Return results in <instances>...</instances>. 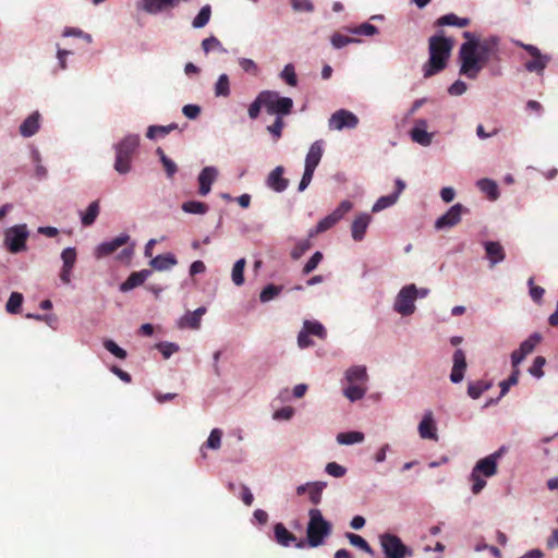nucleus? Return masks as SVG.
I'll list each match as a JSON object with an SVG mask.
<instances>
[{"label": "nucleus", "mask_w": 558, "mask_h": 558, "mask_svg": "<svg viewBox=\"0 0 558 558\" xmlns=\"http://www.w3.org/2000/svg\"><path fill=\"white\" fill-rule=\"evenodd\" d=\"M463 37L468 41L461 45L459 51L460 73L474 80L488 61L499 59L498 39L490 37L477 41L470 32H464Z\"/></svg>", "instance_id": "1"}, {"label": "nucleus", "mask_w": 558, "mask_h": 558, "mask_svg": "<svg viewBox=\"0 0 558 558\" xmlns=\"http://www.w3.org/2000/svg\"><path fill=\"white\" fill-rule=\"evenodd\" d=\"M428 44L429 59L423 66L424 77H430L442 71L452 49V41L444 36H432Z\"/></svg>", "instance_id": "2"}, {"label": "nucleus", "mask_w": 558, "mask_h": 558, "mask_svg": "<svg viewBox=\"0 0 558 558\" xmlns=\"http://www.w3.org/2000/svg\"><path fill=\"white\" fill-rule=\"evenodd\" d=\"M331 532L332 524L323 517L322 511L317 508L310 509L305 545L322 546Z\"/></svg>", "instance_id": "3"}, {"label": "nucleus", "mask_w": 558, "mask_h": 558, "mask_svg": "<svg viewBox=\"0 0 558 558\" xmlns=\"http://www.w3.org/2000/svg\"><path fill=\"white\" fill-rule=\"evenodd\" d=\"M140 145V136L136 134L126 135L119 142L116 148L114 170L120 174H125L131 170L132 157Z\"/></svg>", "instance_id": "4"}, {"label": "nucleus", "mask_w": 558, "mask_h": 558, "mask_svg": "<svg viewBox=\"0 0 558 558\" xmlns=\"http://www.w3.org/2000/svg\"><path fill=\"white\" fill-rule=\"evenodd\" d=\"M380 546L385 558H407L413 556V550L403 544L395 534L386 533L380 536Z\"/></svg>", "instance_id": "5"}, {"label": "nucleus", "mask_w": 558, "mask_h": 558, "mask_svg": "<svg viewBox=\"0 0 558 558\" xmlns=\"http://www.w3.org/2000/svg\"><path fill=\"white\" fill-rule=\"evenodd\" d=\"M264 107L269 114H289L293 108V100L289 97H280L274 90H264Z\"/></svg>", "instance_id": "6"}, {"label": "nucleus", "mask_w": 558, "mask_h": 558, "mask_svg": "<svg viewBox=\"0 0 558 558\" xmlns=\"http://www.w3.org/2000/svg\"><path fill=\"white\" fill-rule=\"evenodd\" d=\"M353 205L350 201H342L339 206L324 219H322L315 227L308 232V236L313 238L319 233H323L332 228L340 219L343 218L352 209Z\"/></svg>", "instance_id": "7"}, {"label": "nucleus", "mask_w": 558, "mask_h": 558, "mask_svg": "<svg viewBox=\"0 0 558 558\" xmlns=\"http://www.w3.org/2000/svg\"><path fill=\"white\" fill-rule=\"evenodd\" d=\"M418 296V291L415 287V284H408L403 287L395 301V311L403 316H408L413 314L415 310L414 302L416 298Z\"/></svg>", "instance_id": "8"}, {"label": "nucleus", "mask_w": 558, "mask_h": 558, "mask_svg": "<svg viewBox=\"0 0 558 558\" xmlns=\"http://www.w3.org/2000/svg\"><path fill=\"white\" fill-rule=\"evenodd\" d=\"M28 231L26 225H17L5 231L4 243L11 253H19L26 248Z\"/></svg>", "instance_id": "9"}, {"label": "nucleus", "mask_w": 558, "mask_h": 558, "mask_svg": "<svg viewBox=\"0 0 558 558\" xmlns=\"http://www.w3.org/2000/svg\"><path fill=\"white\" fill-rule=\"evenodd\" d=\"M520 46L532 57V59L526 61L524 64L526 71L542 74L549 63L550 57L547 54H542L539 49L533 45L520 44Z\"/></svg>", "instance_id": "10"}, {"label": "nucleus", "mask_w": 558, "mask_h": 558, "mask_svg": "<svg viewBox=\"0 0 558 558\" xmlns=\"http://www.w3.org/2000/svg\"><path fill=\"white\" fill-rule=\"evenodd\" d=\"M357 124L359 118L345 109L337 110L329 119V128L332 130L355 129Z\"/></svg>", "instance_id": "11"}, {"label": "nucleus", "mask_w": 558, "mask_h": 558, "mask_svg": "<svg viewBox=\"0 0 558 558\" xmlns=\"http://www.w3.org/2000/svg\"><path fill=\"white\" fill-rule=\"evenodd\" d=\"M542 336L538 332L532 333L526 340H524L518 350H514L511 353V364L512 366H519L520 363L526 357V355L531 354L535 347L542 341Z\"/></svg>", "instance_id": "12"}, {"label": "nucleus", "mask_w": 558, "mask_h": 558, "mask_svg": "<svg viewBox=\"0 0 558 558\" xmlns=\"http://www.w3.org/2000/svg\"><path fill=\"white\" fill-rule=\"evenodd\" d=\"M502 453L504 448H500L494 453L478 460L473 470L486 477L494 476L497 473V461L502 456Z\"/></svg>", "instance_id": "13"}, {"label": "nucleus", "mask_w": 558, "mask_h": 558, "mask_svg": "<svg viewBox=\"0 0 558 558\" xmlns=\"http://www.w3.org/2000/svg\"><path fill=\"white\" fill-rule=\"evenodd\" d=\"M463 211L464 207L461 204L451 206L446 214L436 220L435 228L437 230H441L457 226L461 220V215Z\"/></svg>", "instance_id": "14"}, {"label": "nucleus", "mask_w": 558, "mask_h": 558, "mask_svg": "<svg viewBox=\"0 0 558 558\" xmlns=\"http://www.w3.org/2000/svg\"><path fill=\"white\" fill-rule=\"evenodd\" d=\"M274 533H275V539L276 542L284 547L290 546L292 543H294V546L296 548H304L305 547V541L300 539L298 541L295 535L287 530L283 523H276L274 526Z\"/></svg>", "instance_id": "15"}, {"label": "nucleus", "mask_w": 558, "mask_h": 558, "mask_svg": "<svg viewBox=\"0 0 558 558\" xmlns=\"http://www.w3.org/2000/svg\"><path fill=\"white\" fill-rule=\"evenodd\" d=\"M206 312L207 308L205 306H201L194 312H187L178 320V327L180 329H198L201 327L202 317Z\"/></svg>", "instance_id": "16"}, {"label": "nucleus", "mask_w": 558, "mask_h": 558, "mask_svg": "<svg viewBox=\"0 0 558 558\" xmlns=\"http://www.w3.org/2000/svg\"><path fill=\"white\" fill-rule=\"evenodd\" d=\"M129 240L130 236L128 234H120L119 236L110 241L102 242L97 246L95 255L97 258L108 256L114 253L119 247L125 245L129 242Z\"/></svg>", "instance_id": "17"}, {"label": "nucleus", "mask_w": 558, "mask_h": 558, "mask_svg": "<svg viewBox=\"0 0 558 558\" xmlns=\"http://www.w3.org/2000/svg\"><path fill=\"white\" fill-rule=\"evenodd\" d=\"M284 168L282 166L276 167L267 177L266 184L275 192L281 193L287 190L289 180L283 177Z\"/></svg>", "instance_id": "18"}, {"label": "nucleus", "mask_w": 558, "mask_h": 558, "mask_svg": "<svg viewBox=\"0 0 558 558\" xmlns=\"http://www.w3.org/2000/svg\"><path fill=\"white\" fill-rule=\"evenodd\" d=\"M453 366L450 374V380L454 384L462 381L466 369L465 354L461 349H457L452 356Z\"/></svg>", "instance_id": "19"}, {"label": "nucleus", "mask_w": 558, "mask_h": 558, "mask_svg": "<svg viewBox=\"0 0 558 558\" xmlns=\"http://www.w3.org/2000/svg\"><path fill=\"white\" fill-rule=\"evenodd\" d=\"M217 177L218 170L215 167L208 166L201 171L198 174L199 195L206 196L210 192L211 184L216 181Z\"/></svg>", "instance_id": "20"}, {"label": "nucleus", "mask_w": 558, "mask_h": 558, "mask_svg": "<svg viewBox=\"0 0 558 558\" xmlns=\"http://www.w3.org/2000/svg\"><path fill=\"white\" fill-rule=\"evenodd\" d=\"M427 121L424 119H418L415 121L414 128L411 130V138L413 142L422 145L428 146L432 143L433 134L426 131Z\"/></svg>", "instance_id": "21"}, {"label": "nucleus", "mask_w": 558, "mask_h": 558, "mask_svg": "<svg viewBox=\"0 0 558 558\" xmlns=\"http://www.w3.org/2000/svg\"><path fill=\"white\" fill-rule=\"evenodd\" d=\"M418 434L423 439L437 440V428L432 411L425 412L422 421L418 424Z\"/></svg>", "instance_id": "22"}, {"label": "nucleus", "mask_w": 558, "mask_h": 558, "mask_svg": "<svg viewBox=\"0 0 558 558\" xmlns=\"http://www.w3.org/2000/svg\"><path fill=\"white\" fill-rule=\"evenodd\" d=\"M372 220L369 214L362 213L355 217L351 225V233L354 241H362L366 233L367 227Z\"/></svg>", "instance_id": "23"}, {"label": "nucleus", "mask_w": 558, "mask_h": 558, "mask_svg": "<svg viewBox=\"0 0 558 558\" xmlns=\"http://www.w3.org/2000/svg\"><path fill=\"white\" fill-rule=\"evenodd\" d=\"M324 153V142L323 140H318L314 142L305 158V167L307 169L315 170L319 165Z\"/></svg>", "instance_id": "24"}, {"label": "nucleus", "mask_w": 558, "mask_h": 558, "mask_svg": "<svg viewBox=\"0 0 558 558\" xmlns=\"http://www.w3.org/2000/svg\"><path fill=\"white\" fill-rule=\"evenodd\" d=\"M153 271L150 269H142L141 271L132 272L128 279L121 283L120 290L122 292H128L145 282V280L150 277Z\"/></svg>", "instance_id": "25"}, {"label": "nucleus", "mask_w": 558, "mask_h": 558, "mask_svg": "<svg viewBox=\"0 0 558 558\" xmlns=\"http://www.w3.org/2000/svg\"><path fill=\"white\" fill-rule=\"evenodd\" d=\"M484 247L492 267L505 259L506 253L499 242L487 241L484 243Z\"/></svg>", "instance_id": "26"}, {"label": "nucleus", "mask_w": 558, "mask_h": 558, "mask_svg": "<svg viewBox=\"0 0 558 558\" xmlns=\"http://www.w3.org/2000/svg\"><path fill=\"white\" fill-rule=\"evenodd\" d=\"M39 118L40 114L38 112H34L28 116L23 123L20 125V133L24 137H31L37 133L39 130Z\"/></svg>", "instance_id": "27"}, {"label": "nucleus", "mask_w": 558, "mask_h": 558, "mask_svg": "<svg viewBox=\"0 0 558 558\" xmlns=\"http://www.w3.org/2000/svg\"><path fill=\"white\" fill-rule=\"evenodd\" d=\"M178 264V260L175 256L171 253L158 255L155 258H153L149 263L153 269L158 271H163L167 269H170L171 267L175 266Z\"/></svg>", "instance_id": "28"}, {"label": "nucleus", "mask_w": 558, "mask_h": 558, "mask_svg": "<svg viewBox=\"0 0 558 558\" xmlns=\"http://www.w3.org/2000/svg\"><path fill=\"white\" fill-rule=\"evenodd\" d=\"M477 186L490 201H496L499 197L498 185L490 179H481L477 181Z\"/></svg>", "instance_id": "29"}, {"label": "nucleus", "mask_w": 558, "mask_h": 558, "mask_svg": "<svg viewBox=\"0 0 558 558\" xmlns=\"http://www.w3.org/2000/svg\"><path fill=\"white\" fill-rule=\"evenodd\" d=\"M100 213L99 201L92 202L85 213L81 215L82 225L85 227L92 226Z\"/></svg>", "instance_id": "30"}, {"label": "nucleus", "mask_w": 558, "mask_h": 558, "mask_svg": "<svg viewBox=\"0 0 558 558\" xmlns=\"http://www.w3.org/2000/svg\"><path fill=\"white\" fill-rule=\"evenodd\" d=\"M302 329L310 336H315L322 340H325L327 337L325 327L317 320H304Z\"/></svg>", "instance_id": "31"}, {"label": "nucleus", "mask_w": 558, "mask_h": 558, "mask_svg": "<svg viewBox=\"0 0 558 558\" xmlns=\"http://www.w3.org/2000/svg\"><path fill=\"white\" fill-rule=\"evenodd\" d=\"M345 378L349 383L354 384L356 381L366 383L368 375L365 366H352L345 372Z\"/></svg>", "instance_id": "32"}, {"label": "nucleus", "mask_w": 558, "mask_h": 558, "mask_svg": "<svg viewBox=\"0 0 558 558\" xmlns=\"http://www.w3.org/2000/svg\"><path fill=\"white\" fill-rule=\"evenodd\" d=\"M437 24L440 26H458L466 27L470 24V20L466 17H459L453 13L442 15L438 19Z\"/></svg>", "instance_id": "33"}, {"label": "nucleus", "mask_w": 558, "mask_h": 558, "mask_svg": "<svg viewBox=\"0 0 558 558\" xmlns=\"http://www.w3.org/2000/svg\"><path fill=\"white\" fill-rule=\"evenodd\" d=\"M492 387L490 381L476 380L472 381L468 386V395L472 399H478L483 392L487 391Z\"/></svg>", "instance_id": "34"}, {"label": "nucleus", "mask_w": 558, "mask_h": 558, "mask_svg": "<svg viewBox=\"0 0 558 558\" xmlns=\"http://www.w3.org/2000/svg\"><path fill=\"white\" fill-rule=\"evenodd\" d=\"M177 129H178V124H175V123H171L169 125H150L147 129L146 136L150 140H154L157 136L163 137V136L168 135L171 131L177 130Z\"/></svg>", "instance_id": "35"}, {"label": "nucleus", "mask_w": 558, "mask_h": 558, "mask_svg": "<svg viewBox=\"0 0 558 558\" xmlns=\"http://www.w3.org/2000/svg\"><path fill=\"white\" fill-rule=\"evenodd\" d=\"M327 487L326 482H312L308 489V498L313 505H318L322 501L323 490Z\"/></svg>", "instance_id": "36"}, {"label": "nucleus", "mask_w": 558, "mask_h": 558, "mask_svg": "<svg viewBox=\"0 0 558 558\" xmlns=\"http://www.w3.org/2000/svg\"><path fill=\"white\" fill-rule=\"evenodd\" d=\"M519 376H520V369H519V366H512V373L511 375L508 377V379L506 380H502L499 386H500V396L498 397L497 400H499L500 398H502L510 389L511 386H514L518 384L519 381Z\"/></svg>", "instance_id": "37"}, {"label": "nucleus", "mask_w": 558, "mask_h": 558, "mask_svg": "<svg viewBox=\"0 0 558 558\" xmlns=\"http://www.w3.org/2000/svg\"><path fill=\"white\" fill-rule=\"evenodd\" d=\"M363 440L364 434L361 432H347L337 435V441L341 445H353Z\"/></svg>", "instance_id": "38"}, {"label": "nucleus", "mask_w": 558, "mask_h": 558, "mask_svg": "<svg viewBox=\"0 0 558 558\" xmlns=\"http://www.w3.org/2000/svg\"><path fill=\"white\" fill-rule=\"evenodd\" d=\"M182 210L187 214L204 215L208 211V206L203 202L189 201L182 204Z\"/></svg>", "instance_id": "39"}, {"label": "nucleus", "mask_w": 558, "mask_h": 558, "mask_svg": "<svg viewBox=\"0 0 558 558\" xmlns=\"http://www.w3.org/2000/svg\"><path fill=\"white\" fill-rule=\"evenodd\" d=\"M23 294L20 292H12L7 304L5 310L10 314H17L21 312L22 303H23Z\"/></svg>", "instance_id": "40"}, {"label": "nucleus", "mask_w": 558, "mask_h": 558, "mask_svg": "<svg viewBox=\"0 0 558 558\" xmlns=\"http://www.w3.org/2000/svg\"><path fill=\"white\" fill-rule=\"evenodd\" d=\"M282 291V287L281 286H276V284H268L259 293V300L262 303H267L271 300H274L275 298H277L280 292Z\"/></svg>", "instance_id": "41"}, {"label": "nucleus", "mask_w": 558, "mask_h": 558, "mask_svg": "<svg viewBox=\"0 0 558 558\" xmlns=\"http://www.w3.org/2000/svg\"><path fill=\"white\" fill-rule=\"evenodd\" d=\"M211 15V8L209 4L204 5L198 14L194 17L192 25L195 28H202L204 27L210 20Z\"/></svg>", "instance_id": "42"}, {"label": "nucleus", "mask_w": 558, "mask_h": 558, "mask_svg": "<svg viewBox=\"0 0 558 558\" xmlns=\"http://www.w3.org/2000/svg\"><path fill=\"white\" fill-rule=\"evenodd\" d=\"M215 95L217 97H228L230 95V82L227 74H221L215 84Z\"/></svg>", "instance_id": "43"}, {"label": "nucleus", "mask_w": 558, "mask_h": 558, "mask_svg": "<svg viewBox=\"0 0 558 558\" xmlns=\"http://www.w3.org/2000/svg\"><path fill=\"white\" fill-rule=\"evenodd\" d=\"M244 268H245V259L241 258L235 262L232 268V281L235 286L240 287L244 283Z\"/></svg>", "instance_id": "44"}, {"label": "nucleus", "mask_w": 558, "mask_h": 558, "mask_svg": "<svg viewBox=\"0 0 558 558\" xmlns=\"http://www.w3.org/2000/svg\"><path fill=\"white\" fill-rule=\"evenodd\" d=\"M345 536L349 539L351 545L359 547L360 549H362L363 551H365L369 555H374L373 548L362 536L354 534V533H347Z\"/></svg>", "instance_id": "45"}, {"label": "nucleus", "mask_w": 558, "mask_h": 558, "mask_svg": "<svg viewBox=\"0 0 558 558\" xmlns=\"http://www.w3.org/2000/svg\"><path fill=\"white\" fill-rule=\"evenodd\" d=\"M397 201H398V195L397 194H390V195L381 196L373 205L372 211L373 213H378L380 210H384V209L392 206L393 204H396Z\"/></svg>", "instance_id": "46"}, {"label": "nucleus", "mask_w": 558, "mask_h": 558, "mask_svg": "<svg viewBox=\"0 0 558 558\" xmlns=\"http://www.w3.org/2000/svg\"><path fill=\"white\" fill-rule=\"evenodd\" d=\"M366 393V387L361 385L351 384L348 388L344 389V396L350 401L361 400Z\"/></svg>", "instance_id": "47"}, {"label": "nucleus", "mask_w": 558, "mask_h": 558, "mask_svg": "<svg viewBox=\"0 0 558 558\" xmlns=\"http://www.w3.org/2000/svg\"><path fill=\"white\" fill-rule=\"evenodd\" d=\"M312 247V242L308 239L300 240L293 250L291 251V257L293 259H299L303 254H305Z\"/></svg>", "instance_id": "48"}, {"label": "nucleus", "mask_w": 558, "mask_h": 558, "mask_svg": "<svg viewBox=\"0 0 558 558\" xmlns=\"http://www.w3.org/2000/svg\"><path fill=\"white\" fill-rule=\"evenodd\" d=\"M280 77L290 86L294 87L298 84L296 73H295L293 64H291V63L287 64L283 68L282 72L280 74Z\"/></svg>", "instance_id": "49"}, {"label": "nucleus", "mask_w": 558, "mask_h": 558, "mask_svg": "<svg viewBox=\"0 0 558 558\" xmlns=\"http://www.w3.org/2000/svg\"><path fill=\"white\" fill-rule=\"evenodd\" d=\"M61 259L63 262V268L73 269L76 262V251L74 247H66L61 253Z\"/></svg>", "instance_id": "50"}, {"label": "nucleus", "mask_w": 558, "mask_h": 558, "mask_svg": "<svg viewBox=\"0 0 558 558\" xmlns=\"http://www.w3.org/2000/svg\"><path fill=\"white\" fill-rule=\"evenodd\" d=\"M221 437H222V432L219 428H214L210 432L209 437L204 446H206L209 449L217 450L221 446Z\"/></svg>", "instance_id": "51"}, {"label": "nucleus", "mask_w": 558, "mask_h": 558, "mask_svg": "<svg viewBox=\"0 0 558 558\" xmlns=\"http://www.w3.org/2000/svg\"><path fill=\"white\" fill-rule=\"evenodd\" d=\"M104 347L116 357L124 360L126 357V351L120 348L113 340L108 339L104 341Z\"/></svg>", "instance_id": "52"}, {"label": "nucleus", "mask_w": 558, "mask_h": 558, "mask_svg": "<svg viewBox=\"0 0 558 558\" xmlns=\"http://www.w3.org/2000/svg\"><path fill=\"white\" fill-rule=\"evenodd\" d=\"M545 364L546 359L544 356H536L533 361V364L529 368V373L536 378L543 377V367Z\"/></svg>", "instance_id": "53"}, {"label": "nucleus", "mask_w": 558, "mask_h": 558, "mask_svg": "<svg viewBox=\"0 0 558 558\" xmlns=\"http://www.w3.org/2000/svg\"><path fill=\"white\" fill-rule=\"evenodd\" d=\"M478 472L472 470L471 473V482H472V493L477 495L482 492V489L486 486V481L481 476Z\"/></svg>", "instance_id": "54"}, {"label": "nucleus", "mask_w": 558, "mask_h": 558, "mask_svg": "<svg viewBox=\"0 0 558 558\" xmlns=\"http://www.w3.org/2000/svg\"><path fill=\"white\" fill-rule=\"evenodd\" d=\"M359 41L357 39L355 38H352V37H349V36H344L340 33H335L332 36H331V45L336 48V49H340L351 43H356Z\"/></svg>", "instance_id": "55"}, {"label": "nucleus", "mask_w": 558, "mask_h": 558, "mask_svg": "<svg viewBox=\"0 0 558 558\" xmlns=\"http://www.w3.org/2000/svg\"><path fill=\"white\" fill-rule=\"evenodd\" d=\"M351 33L363 36H373L378 33V28L369 23H363L362 25L350 28Z\"/></svg>", "instance_id": "56"}, {"label": "nucleus", "mask_w": 558, "mask_h": 558, "mask_svg": "<svg viewBox=\"0 0 558 558\" xmlns=\"http://www.w3.org/2000/svg\"><path fill=\"white\" fill-rule=\"evenodd\" d=\"M238 62L244 72L250 73L252 75L258 74V72H259L258 65L252 59L240 58Z\"/></svg>", "instance_id": "57"}, {"label": "nucleus", "mask_w": 558, "mask_h": 558, "mask_svg": "<svg viewBox=\"0 0 558 558\" xmlns=\"http://www.w3.org/2000/svg\"><path fill=\"white\" fill-rule=\"evenodd\" d=\"M295 12H313L314 4L311 0H290Z\"/></svg>", "instance_id": "58"}, {"label": "nucleus", "mask_w": 558, "mask_h": 558, "mask_svg": "<svg viewBox=\"0 0 558 558\" xmlns=\"http://www.w3.org/2000/svg\"><path fill=\"white\" fill-rule=\"evenodd\" d=\"M323 254L320 252H316L312 255V257L306 262V264L303 267V275L311 274L322 262Z\"/></svg>", "instance_id": "59"}, {"label": "nucleus", "mask_w": 558, "mask_h": 558, "mask_svg": "<svg viewBox=\"0 0 558 558\" xmlns=\"http://www.w3.org/2000/svg\"><path fill=\"white\" fill-rule=\"evenodd\" d=\"M527 284L530 287V296L534 302L539 303L544 296L545 290L539 286H535L533 278L529 279Z\"/></svg>", "instance_id": "60"}, {"label": "nucleus", "mask_w": 558, "mask_h": 558, "mask_svg": "<svg viewBox=\"0 0 558 558\" xmlns=\"http://www.w3.org/2000/svg\"><path fill=\"white\" fill-rule=\"evenodd\" d=\"M325 471L333 477H342L347 473V469L337 462H329L327 463Z\"/></svg>", "instance_id": "61"}, {"label": "nucleus", "mask_w": 558, "mask_h": 558, "mask_svg": "<svg viewBox=\"0 0 558 558\" xmlns=\"http://www.w3.org/2000/svg\"><path fill=\"white\" fill-rule=\"evenodd\" d=\"M263 93H259L255 100L248 107V116L251 119H256L259 116L260 108L264 107Z\"/></svg>", "instance_id": "62"}, {"label": "nucleus", "mask_w": 558, "mask_h": 558, "mask_svg": "<svg viewBox=\"0 0 558 558\" xmlns=\"http://www.w3.org/2000/svg\"><path fill=\"white\" fill-rule=\"evenodd\" d=\"M165 359H169L173 353L179 351V345L171 342H161L157 345Z\"/></svg>", "instance_id": "63"}, {"label": "nucleus", "mask_w": 558, "mask_h": 558, "mask_svg": "<svg viewBox=\"0 0 558 558\" xmlns=\"http://www.w3.org/2000/svg\"><path fill=\"white\" fill-rule=\"evenodd\" d=\"M202 47L205 53H208L214 49L221 48V43L216 37L210 36L202 41Z\"/></svg>", "instance_id": "64"}]
</instances>
